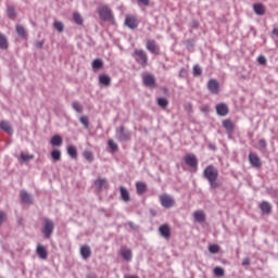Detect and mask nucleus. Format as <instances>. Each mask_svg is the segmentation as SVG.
Here are the masks:
<instances>
[{"label":"nucleus","mask_w":278,"mask_h":278,"mask_svg":"<svg viewBox=\"0 0 278 278\" xmlns=\"http://www.w3.org/2000/svg\"><path fill=\"white\" fill-rule=\"evenodd\" d=\"M204 178L207 179L211 188H218V169L214 165H208L203 170Z\"/></svg>","instance_id":"obj_1"},{"label":"nucleus","mask_w":278,"mask_h":278,"mask_svg":"<svg viewBox=\"0 0 278 278\" xmlns=\"http://www.w3.org/2000/svg\"><path fill=\"white\" fill-rule=\"evenodd\" d=\"M53 231H55V224L53 223V220L45 218L42 226L43 238H51V236H53Z\"/></svg>","instance_id":"obj_2"},{"label":"nucleus","mask_w":278,"mask_h":278,"mask_svg":"<svg viewBox=\"0 0 278 278\" xmlns=\"http://www.w3.org/2000/svg\"><path fill=\"white\" fill-rule=\"evenodd\" d=\"M115 138L118 142H128L131 138V132L125 129V126H121L115 129Z\"/></svg>","instance_id":"obj_3"},{"label":"nucleus","mask_w":278,"mask_h":278,"mask_svg":"<svg viewBox=\"0 0 278 278\" xmlns=\"http://www.w3.org/2000/svg\"><path fill=\"white\" fill-rule=\"evenodd\" d=\"M98 14L101 21H114V14H112V10L108 5L98 8Z\"/></svg>","instance_id":"obj_4"},{"label":"nucleus","mask_w":278,"mask_h":278,"mask_svg":"<svg viewBox=\"0 0 278 278\" xmlns=\"http://www.w3.org/2000/svg\"><path fill=\"white\" fill-rule=\"evenodd\" d=\"M132 56L135 58L136 62H138V64L141 66H147L148 58L143 50H135Z\"/></svg>","instance_id":"obj_5"},{"label":"nucleus","mask_w":278,"mask_h":278,"mask_svg":"<svg viewBox=\"0 0 278 278\" xmlns=\"http://www.w3.org/2000/svg\"><path fill=\"white\" fill-rule=\"evenodd\" d=\"M206 86L211 94H218L220 92V83L216 79H210Z\"/></svg>","instance_id":"obj_6"},{"label":"nucleus","mask_w":278,"mask_h":278,"mask_svg":"<svg viewBox=\"0 0 278 278\" xmlns=\"http://www.w3.org/2000/svg\"><path fill=\"white\" fill-rule=\"evenodd\" d=\"M160 202H161V205L163 207H166L167 210L175 205V200H173V197L168 194L160 195Z\"/></svg>","instance_id":"obj_7"},{"label":"nucleus","mask_w":278,"mask_h":278,"mask_svg":"<svg viewBox=\"0 0 278 278\" xmlns=\"http://www.w3.org/2000/svg\"><path fill=\"white\" fill-rule=\"evenodd\" d=\"M142 81L148 88H155V77L149 73L142 74Z\"/></svg>","instance_id":"obj_8"},{"label":"nucleus","mask_w":278,"mask_h":278,"mask_svg":"<svg viewBox=\"0 0 278 278\" xmlns=\"http://www.w3.org/2000/svg\"><path fill=\"white\" fill-rule=\"evenodd\" d=\"M185 162L190 168H197V166H199V160H197V155L194 154H187L185 156Z\"/></svg>","instance_id":"obj_9"},{"label":"nucleus","mask_w":278,"mask_h":278,"mask_svg":"<svg viewBox=\"0 0 278 278\" xmlns=\"http://www.w3.org/2000/svg\"><path fill=\"white\" fill-rule=\"evenodd\" d=\"M21 200L26 203V205H31L34 203V197L27 192V190H22L20 192Z\"/></svg>","instance_id":"obj_10"},{"label":"nucleus","mask_w":278,"mask_h":278,"mask_svg":"<svg viewBox=\"0 0 278 278\" xmlns=\"http://www.w3.org/2000/svg\"><path fill=\"white\" fill-rule=\"evenodd\" d=\"M249 162L252 166H254V168H260V166H262V161L260 160V156H257V154L253 152L249 154Z\"/></svg>","instance_id":"obj_11"},{"label":"nucleus","mask_w":278,"mask_h":278,"mask_svg":"<svg viewBox=\"0 0 278 278\" xmlns=\"http://www.w3.org/2000/svg\"><path fill=\"white\" fill-rule=\"evenodd\" d=\"M159 232L162 236V238H165V240H168L170 238V227L168 224H163L159 227Z\"/></svg>","instance_id":"obj_12"},{"label":"nucleus","mask_w":278,"mask_h":278,"mask_svg":"<svg viewBox=\"0 0 278 278\" xmlns=\"http://www.w3.org/2000/svg\"><path fill=\"white\" fill-rule=\"evenodd\" d=\"M216 112L218 116H227L229 114V106L225 103H219L216 105Z\"/></svg>","instance_id":"obj_13"},{"label":"nucleus","mask_w":278,"mask_h":278,"mask_svg":"<svg viewBox=\"0 0 278 278\" xmlns=\"http://www.w3.org/2000/svg\"><path fill=\"white\" fill-rule=\"evenodd\" d=\"M94 186L97 190H108V179L105 178H98L94 180Z\"/></svg>","instance_id":"obj_14"},{"label":"nucleus","mask_w":278,"mask_h":278,"mask_svg":"<svg viewBox=\"0 0 278 278\" xmlns=\"http://www.w3.org/2000/svg\"><path fill=\"white\" fill-rule=\"evenodd\" d=\"M260 210H261L262 214L268 215L273 212V205L267 201H263L260 203Z\"/></svg>","instance_id":"obj_15"},{"label":"nucleus","mask_w":278,"mask_h":278,"mask_svg":"<svg viewBox=\"0 0 278 278\" xmlns=\"http://www.w3.org/2000/svg\"><path fill=\"white\" fill-rule=\"evenodd\" d=\"M0 129L9 134V136H12L14 134V129H12V125H10V122L8 121L0 122Z\"/></svg>","instance_id":"obj_16"},{"label":"nucleus","mask_w":278,"mask_h":278,"mask_svg":"<svg viewBox=\"0 0 278 278\" xmlns=\"http://www.w3.org/2000/svg\"><path fill=\"white\" fill-rule=\"evenodd\" d=\"M253 10L257 16H264V14H266V7L262 3H254Z\"/></svg>","instance_id":"obj_17"},{"label":"nucleus","mask_w":278,"mask_h":278,"mask_svg":"<svg viewBox=\"0 0 278 278\" xmlns=\"http://www.w3.org/2000/svg\"><path fill=\"white\" fill-rule=\"evenodd\" d=\"M36 253L40 260H47V257H49V252H47V248H45V245L38 244Z\"/></svg>","instance_id":"obj_18"},{"label":"nucleus","mask_w":278,"mask_h":278,"mask_svg":"<svg viewBox=\"0 0 278 278\" xmlns=\"http://www.w3.org/2000/svg\"><path fill=\"white\" fill-rule=\"evenodd\" d=\"M119 253L123 260H125L126 262H131V257H132L131 249L122 248Z\"/></svg>","instance_id":"obj_19"},{"label":"nucleus","mask_w":278,"mask_h":278,"mask_svg":"<svg viewBox=\"0 0 278 278\" xmlns=\"http://www.w3.org/2000/svg\"><path fill=\"white\" fill-rule=\"evenodd\" d=\"M99 84L108 88L112 86V78L105 74H102L99 76Z\"/></svg>","instance_id":"obj_20"},{"label":"nucleus","mask_w":278,"mask_h":278,"mask_svg":"<svg viewBox=\"0 0 278 278\" xmlns=\"http://www.w3.org/2000/svg\"><path fill=\"white\" fill-rule=\"evenodd\" d=\"M126 27H129V29H136L138 27V21L135 20L132 16H127L125 20Z\"/></svg>","instance_id":"obj_21"},{"label":"nucleus","mask_w":278,"mask_h":278,"mask_svg":"<svg viewBox=\"0 0 278 278\" xmlns=\"http://www.w3.org/2000/svg\"><path fill=\"white\" fill-rule=\"evenodd\" d=\"M80 255L83 260H89L90 255H92V250L88 245H83L80 248Z\"/></svg>","instance_id":"obj_22"},{"label":"nucleus","mask_w":278,"mask_h":278,"mask_svg":"<svg viewBox=\"0 0 278 278\" xmlns=\"http://www.w3.org/2000/svg\"><path fill=\"white\" fill-rule=\"evenodd\" d=\"M195 223H205V213L203 211H195L193 213Z\"/></svg>","instance_id":"obj_23"},{"label":"nucleus","mask_w":278,"mask_h":278,"mask_svg":"<svg viewBox=\"0 0 278 278\" xmlns=\"http://www.w3.org/2000/svg\"><path fill=\"white\" fill-rule=\"evenodd\" d=\"M146 47L148 51H150V53H156L157 51V43L155 42V40H148Z\"/></svg>","instance_id":"obj_24"},{"label":"nucleus","mask_w":278,"mask_h":278,"mask_svg":"<svg viewBox=\"0 0 278 278\" xmlns=\"http://www.w3.org/2000/svg\"><path fill=\"white\" fill-rule=\"evenodd\" d=\"M119 192H121L122 199H123L126 203L129 202V201H131V197L129 195V190H127V188L121 187V188H119Z\"/></svg>","instance_id":"obj_25"},{"label":"nucleus","mask_w":278,"mask_h":278,"mask_svg":"<svg viewBox=\"0 0 278 278\" xmlns=\"http://www.w3.org/2000/svg\"><path fill=\"white\" fill-rule=\"evenodd\" d=\"M50 143L52 147H62V137L60 135L53 136Z\"/></svg>","instance_id":"obj_26"},{"label":"nucleus","mask_w":278,"mask_h":278,"mask_svg":"<svg viewBox=\"0 0 278 278\" xmlns=\"http://www.w3.org/2000/svg\"><path fill=\"white\" fill-rule=\"evenodd\" d=\"M136 189L138 194H144L147 192V185L144 182H137Z\"/></svg>","instance_id":"obj_27"},{"label":"nucleus","mask_w":278,"mask_h":278,"mask_svg":"<svg viewBox=\"0 0 278 278\" xmlns=\"http://www.w3.org/2000/svg\"><path fill=\"white\" fill-rule=\"evenodd\" d=\"M0 49H8V37L3 33H0Z\"/></svg>","instance_id":"obj_28"},{"label":"nucleus","mask_w":278,"mask_h":278,"mask_svg":"<svg viewBox=\"0 0 278 278\" xmlns=\"http://www.w3.org/2000/svg\"><path fill=\"white\" fill-rule=\"evenodd\" d=\"M51 157L54 162H60L62 160V152L60 150H52Z\"/></svg>","instance_id":"obj_29"},{"label":"nucleus","mask_w":278,"mask_h":278,"mask_svg":"<svg viewBox=\"0 0 278 278\" xmlns=\"http://www.w3.org/2000/svg\"><path fill=\"white\" fill-rule=\"evenodd\" d=\"M92 68H93L94 71H100V68H103V60H101V59H96V60H93V62H92Z\"/></svg>","instance_id":"obj_30"},{"label":"nucleus","mask_w":278,"mask_h":278,"mask_svg":"<svg viewBox=\"0 0 278 278\" xmlns=\"http://www.w3.org/2000/svg\"><path fill=\"white\" fill-rule=\"evenodd\" d=\"M73 20L76 23V25H84V18L81 17V14L78 12H74Z\"/></svg>","instance_id":"obj_31"},{"label":"nucleus","mask_w":278,"mask_h":278,"mask_svg":"<svg viewBox=\"0 0 278 278\" xmlns=\"http://www.w3.org/2000/svg\"><path fill=\"white\" fill-rule=\"evenodd\" d=\"M72 108L73 110H75V112H77L78 114H81V112H84V106H81V103H79V101H74L72 103Z\"/></svg>","instance_id":"obj_32"},{"label":"nucleus","mask_w":278,"mask_h":278,"mask_svg":"<svg viewBox=\"0 0 278 278\" xmlns=\"http://www.w3.org/2000/svg\"><path fill=\"white\" fill-rule=\"evenodd\" d=\"M67 154L70 155V157H77V148H75V146H68L67 147Z\"/></svg>","instance_id":"obj_33"},{"label":"nucleus","mask_w":278,"mask_h":278,"mask_svg":"<svg viewBox=\"0 0 278 278\" xmlns=\"http://www.w3.org/2000/svg\"><path fill=\"white\" fill-rule=\"evenodd\" d=\"M7 14H8L9 18L14 21V18H16V11L14 10V7H9L7 10Z\"/></svg>","instance_id":"obj_34"},{"label":"nucleus","mask_w":278,"mask_h":278,"mask_svg":"<svg viewBox=\"0 0 278 278\" xmlns=\"http://www.w3.org/2000/svg\"><path fill=\"white\" fill-rule=\"evenodd\" d=\"M16 33L21 36V38H25L27 36V30L22 25L16 26Z\"/></svg>","instance_id":"obj_35"},{"label":"nucleus","mask_w":278,"mask_h":278,"mask_svg":"<svg viewBox=\"0 0 278 278\" xmlns=\"http://www.w3.org/2000/svg\"><path fill=\"white\" fill-rule=\"evenodd\" d=\"M223 127H225L227 131H233V123H231L229 119L223 122Z\"/></svg>","instance_id":"obj_36"},{"label":"nucleus","mask_w":278,"mask_h":278,"mask_svg":"<svg viewBox=\"0 0 278 278\" xmlns=\"http://www.w3.org/2000/svg\"><path fill=\"white\" fill-rule=\"evenodd\" d=\"M108 146L110 147L112 153H116V151H118V144H116V142H114V140L110 139L108 141Z\"/></svg>","instance_id":"obj_37"},{"label":"nucleus","mask_w":278,"mask_h":278,"mask_svg":"<svg viewBox=\"0 0 278 278\" xmlns=\"http://www.w3.org/2000/svg\"><path fill=\"white\" fill-rule=\"evenodd\" d=\"M214 276L215 277H225V269L223 267H215Z\"/></svg>","instance_id":"obj_38"},{"label":"nucleus","mask_w":278,"mask_h":278,"mask_svg":"<svg viewBox=\"0 0 278 278\" xmlns=\"http://www.w3.org/2000/svg\"><path fill=\"white\" fill-rule=\"evenodd\" d=\"M157 105H160V108H168V100L166 98H159Z\"/></svg>","instance_id":"obj_39"},{"label":"nucleus","mask_w":278,"mask_h":278,"mask_svg":"<svg viewBox=\"0 0 278 278\" xmlns=\"http://www.w3.org/2000/svg\"><path fill=\"white\" fill-rule=\"evenodd\" d=\"M202 74H203V70H201V66L194 65L193 66V75H194V77H201Z\"/></svg>","instance_id":"obj_40"},{"label":"nucleus","mask_w":278,"mask_h":278,"mask_svg":"<svg viewBox=\"0 0 278 278\" xmlns=\"http://www.w3.org/2000/svg\"><path fill=\"white\" fill-rule=\"evenodd\" d=\"M79 122L81 123V125H84L85 129H88L90 125V121L88 119V116H81L79 118Z\"/></svg>","instance_id":"obj_41"},{"label":"nucleus","mask_w":278,"mask_h":278,"mask_svg":"<svg viewBox=\"0 0 278 278\" xmlns=\"http://www.w3.org/2000/svg\"><path fill=\"white\" fill-rule=\"evenodd\" d=\"M20 160L22 162H29V160H34V155L33 154L21 153Z\"/></svg>","instance_id":"obj_42"},{"label":"nucleus","mask_w":278,"mask_h":278,"mask_svg":"<svg viewBox=\"0 0 278 278\" xmlns=\"http://www.w3.org/2000/svg\"><path fill=\"white\" fill-rule=\"evenodd\" d=\"M84 157H85V160H87V162H92V160H94V156H93L92 152H90V151H85Z\"/></svg>","instance_id":"obj_43"},{"label":"nucleus","mask_w":278,"mask_h":278,"mask_svg":"<svg viewBox=\"0 0 278 278\" xmlns=\"http://www.w3.org/2000/svg\"><path fill=\"white\" fill-rule=\"evenodd\" d=\"M210 253L216 254L220 251V247L218 244H213L208 247Z\"/></svg>","instance_id":"obj_44"},{"label":"nucleus","mask_w":278,"mask_h":278,"mask_svg":"<svg viewBox=\"0 0 278 278\" xmlns=\"http://www.w3.org/2000/svg\"><path fill=\"white\" fill-rule=\"evenodd\" d=\"M54 29H56V31H64V24L62 22H54Z\"/></svg>","instance_id":"obj_45"},{"label":"nucleus","mask_w":278,"mask_h":278,"mask_svg":"<svg viewBox=\"0 0 278 278\" xmlns=\"http://www.w3.org/2000/svg\"><path fill=\"white\" fill-rule=\"evenodd\" d=\"M257 62H258V64H262V65L266 64V62H267L266 56L260 55L257 58Z\"/></svg>","instance_id":"obj_46"},{"label":"nucleus","mask_w":278,"mask_h":278,"mask_svg":"<svg viewBox=\"0 0 278 278\" xmlns=\"http://www.w3.org/2000/svg\"><path fill=\"white\" fill-rule=\"evenodd\" d=\"M7 216L3 211H0V225H3V222L5 220Z\"/></svg>","instance_id":"obj_47"},{"label":"nucleus","mask_w":278,"mask_h":278,"mask_svg":"<svg viewBox=\"0 0 278 278\" xmlns=\"http://www.w3.org/2000/svg\"><path fill=\"white\" fill-rule=\"evenodd\" d=\"M258 144H260L261 149H266V147H267V143L264 139L258 140Z\"/></svg>","instance_id":"obj_48"},{"label":"nucleus","mask_w":278,"mask_h":278,"mask_svg":"<svg viewBox=\"0 0 278 278\" xmlns=\"http://www.w3.org/2000/svg\"><path fill=\"white\" fill-rule=\"evenodd\" d=\"M251 265V258L250 257H245L242 262V266H250Z\"/></svg>","instance_id":"obj_49"},{"label":"nucleus","mask_w":278,"mask_h":278,"mask_svg":"<svg viewBox=\"0 0 278 278\" xmlns=\"http://www.w3.org/2000/svg\"><path fill=\"white\" fill-rule=\"evenodd\" d=\"M141 5H149V0H138Z\"/></svg>","instance_id":"obj_50"},{"label":"nucleus","mask_w":278,"mask_h":278,"mask_svg":"<svg viewBox=\"0 0 278 278\" xmlns=\"http://www.w3.org/2000/svg\"><path fill=\"white\" fill-rule=\"evenodd\" d=\"M42 45H43L42 41H37V42L35 43V46H36L37 49H42Z\"/></svg>","instance_id":"obj_51"},{"label":"nucleus","mask_w":278,"mask_h":278,"mask_svg":"<svg viewBox=\"0 0 278 278\" xmlns=\"http://www.w3.org/2000/svg\"><path fill=\"white\" fill-rule=\"evenodd\" d=\"M271 34H273L274 36H276V38H278V28L275 27V28L273 29Z\"/></svg>","instance_id":"obj_52"},{"label":"nucleus","mask_w":278,"mask_h":278,"mask_svg":"<svg viewBox=\"0 0 278 278\" xmlns=\"http://www.w3.org/2000/svg\"><path fill=\"white\" fill-rule=\"evenodd\" d=\"M202 112H204V113L210 112V106L204 105V106L202 108Z\"/></svg>","instance_id":"obj_53"},{"label":"nucleus","mask_w":278,"mask_h":278,"mask_svg":"<svg viewBox=\"0 0 278 278\" xmlns=\"http://www.w3.org/2000/svg\"><path fill=\"white\" fill-rule=\"evenodd\" d=\"M87 278H97V275H94V274H89V275H87Z\"/></svg>","instance_id":"obj_54"},{"label":"nucleus","mask_w":278,"mask_h":278,"mask_svg":"<svg viewBox=\"0 0 278 278\" xmlns=\"http://www.w3.org/2000/svg\"><path fill=\"white\" fill-rule=\"evenodd\" d=\"M210 148H211V149H213V151H215V150H216V147H215V146H213V144H211V146H210Z\"/></svg>","instance_id":"obj_55"},{"label":"nucleus","mask_w":278,"mask_h":278,"mask_svg":"<svg viewBox=\"0 0 278 278\" xmlns=\"http://www.w3.org/2000/svg\"><path fill=\"white\" fill-rule=\"evenodd\" d=\"M126 278H139V277H137V276H128Z\"/></svg>","instance_id":"obj_56"}]
</instances>
